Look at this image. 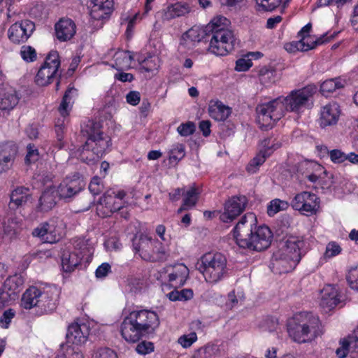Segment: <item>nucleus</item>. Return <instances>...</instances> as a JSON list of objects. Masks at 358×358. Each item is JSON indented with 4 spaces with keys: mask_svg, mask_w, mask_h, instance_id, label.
<instances>
[{
    "mask_svg": "<svg viewBox=\"0 0 358 358\" xmlns=\"http://www.w3.org/2000/svg\"><path fill=\"white\" fill-rule=\"evenodd\" d=\"M18 153V146L12 141L0 142V174L8 171Z\"/></svg>",
    "mask_w": 358,
    "mask_h": 358,
    "instance_id": "obj_20",
    "label": "nucleus"
},
{
    "mask_svg": "<svg viewBox=\"0 0 358 358\" xmlns=\"http://www.w3.org/2000/svg\"><path fill=\"white\" fill-rule=\"evenodd\" d=\"M341 347L338 348L336 351V355L339 358H345L348 353H350L354 358H358V355L354 352L350 347V341L348 338H345L340 341Z\"/></svg>",
    "mask_w": 358,
    "mask_h": 358,
    "instance_id": "obj_42",
    "label": "nucleus"
},
{
    "mask_svg": "<svg viewBox=\"0 0 358 358\" xmlns=\"http://www.w3.org/2000/svg\"><path fill=\"white\" fill-rule=\"evenodd\" d=\"M248 199L245 196H233L226 201L224 212L220 219L223 222H230L240 215L245 209Z\"/></svg>",
    "mask_w": 358,
    "mask_h": 358,
    "instance_id": "obj_18",
    "label": "nucleus"
},
{
    "mask_svg": "<svg viewBox=\"0 0 358 358\" xmlns=\"http://www.w3.org/2000/svg\"><path fill=\"white\" fill-rule=\"evenodd\" d=\"M268 111V103H264L257 107V117L256 120L259 127L262 131H267L268 128V124L261 123V120L264 121V117H266V114Z\"/></svg>",
    "mask_w": 358,
    "mask_h": 358,
    "instance_id": "obj_44",
    "label": "nucleus"
},
{
    "mask_svg": "<svg viewBox=\"0 0 358 358\" xmlns=\"http://www.w3.org/2000/svg\"><path fill=\"white\" fill-rule=\"evenodd\" d=\"M304 246L301 236H289L277 243L273 252V259L276 262L274 268L279 273H287L295 268L301 260V250Z\"/></svg>",
    "mask_w": 358,
    "mask_h": 358,
    "instance_id": "obj_5",
    "label": "nucleus"
},
{
    "mask_svg": "<svg viewBox=\"0 0 358 358\" xmlns=\"http://www.w3.org/2000/svg\"><path fill=\"white\" fill-rule=\"evenodd\" d=\"M255 8L259 13L268 11V0H255Z\"/></svg>",
    "mask_w": 358,
    "mask_h": 358,
    "instance_id": "obj_64",
    "label": "nucleus"
},
{
    "mask_svg": "<svg viewBox=\"0 0 358 358\" xmlns=\"http://www.w3.org/2000/svg\"><path fill=\"white\" fill-rule=\"evenodd\" d=\"M77 96V89L74 87L73 84L69 85L58 108V111L63 117L69 116L74 103V98Z\"/></svg>",
    "mask_w": 358,
    "mask_h": 358,
    "instance_id": "obj_30",
    "label": "nucleus"
},
{
    "mask_svg": "<svg viewBox=\"0 0 358 358\" xmlns=\"http://www.w3.org/2000/svg\"><path fill=\"white\" fill-rule=\"evenodd\" d=\"M127 193L123 189H109L99 199L96 206V213L101 217H110L123 208V199Z\"/></svg>",
    "mask_w": 358,
    "mask_h": 358,
    "instance_id": "obj_14",
    "label": "nucleus"
},
{
    "mask_svg": "<svg viewBox=\"0 0 358 358\" xmlns=\"http://www.w3.org/2000/svg\"><path fill=\"white\" fill-rule=\"evenodd\" d=\"M252 66V59L241 58L236 62L235 70L237 71H246Z\"/></svg>",
    "mask_w": 358,
    "mask_h": 358,
    "instance_id": "obj_55",
    "label": "nucleus"
},
{
    "mask_svg": "<svg viewBox=\"0 0 358 358\" xmlns=\"http://www.w3.org/2000/svg\"><path fill=\"white\" fill-rule=\"evenodd\" d=\"M289 207V203L286 201L275 199L270 201V213H277L280 211L285 210Z\"/></svg>",
    "mask_w": 358,
    "mask_h": 358,
    "instance_id": "obj_51",
    "label": "nucleus"
},
{
    "mask_svg": "<svg viewBox=\"0 0 358 358\" xmlns=\"http://www.w3.org/2000/svg\"><path fill=\"white\" fill-rule=\"evenodd\" d=\"M316 92L315 86L291 91L285 96H279L270 101V119L279 120L286 112L300 114L313 105L312 97Z\"/></svg>",
    "mask_w": 358,
    "mask_h": 358,
    "instance_id": "obj_4",
    "label": "nucleus"
},
{
    "mask_svg": "<svg viewBox=\"0 0 358 358\" xmlns=\"http://www.w3.org/2000/svg\"><path fill=\"white\" fill-rule=\"evenodd\" d=\"M23 283V279L17 275L10 276L6 280L3 287L0 288V291L8 294V302L15 299L20 292Z\"/></svg>",
    "mask_w": 358,
    "mask_h": 358,
    "instance_id": "obj_29",
    "label": "nucleus"
},
{
    "mask_svg": "<svg viewBox=\"0 0 358 358\" xmlns=\"http://www.w3.org/2000/svg\"><path fill=\"white\" fill-rule=\"evenodd\" d=\"M331 160L336 164H341L346 161V157L344 152L340 150H332L329 152Z\"/></svg>",
    "mask_w": 358,
    "mask_h": 358,
    "instance_id": "obj_54",
    "label": "nucleus"
},
{
    "mask_svg": "<svg viewBox=\"0 0 358 358\" xmlns=\"http://www.w3.org/2000/svg\"><path fill=\"white\" fill-rule=\"evenodd\" d=\"M200 194L201 190L194 183L187 190L184 187L182 202L177 213L179 214L195 207L199 201Z\"/></svg>",
    "mask_w": 358,
    "mask_h": 358,
    "instance_id": "obj_27",
    "label": "nucleus"
},
{
    "mask_svg": "<svg viewBox=\"0 0 358 358\" xmlns=\"http://www.w3.org/2000/svg\"><path fill=\"white\" fill-rule=\"evenodd\" d=\"M348 338L350 341L352 350L358 355V324Z\"/></svg>",
    "mask_w": 358,
    "mask_h": 358,
    "instance_id": "obj_57",
    "label": "nucleus"
},
{
    "mask_svg": "<svg viewBox=\"0 0 358 358\" xmlns=\"http://www.w3.org/2000/svg\"><path fill=\"white\" fill-rule=\"evenodd\" d=\"M111 271V266L108 263H103L98 266L95 271L96 277L98 278L106 277Z\"/></svg>",
    "mask_w": 358,
    "mask_h": 358,
    "instance_id": "obj_59",
    "label": "nucleus"
},
{
    "mask_svg": "<svg viewBox=\"0 0 358 358\" xmlns=\"http://www.w3.org/2000/svg\"><path fill=\"white\" fill-rule=\"evenodd\" d=\"M65 234L64 223L57 220H50L40 224L32 231V235L48 243H57Z\"/></svg>",
    "mask_w": 358,
    "mask_h": 358,
    "instance_id": "obj_16",
    "label": "nucleus"
},
{
    "mask_svg": "<svg viewBox=\"0 0 358 358\" xmlns=\"http://www.w3.org/2000/svg\"><path fill=\"white\" fill-rule=\"evenodd\" d=\"M268 226L257 225L256 215L245 214L233 229V236L239 248L260 252L268 248Z\"/></svg>",
    "mask_w": 358,
    "mask_h": 358,
    "instance_id": "obj_1",
    "label": "nucleus"
},
{
    "mask_svg": "<svg viewBox=\"0 0 358 358\" xmlns=\"http://www.w3.org/2000/svg\"><path fill=\"white\" fill-rule=\"evenodd\" d=\"M345 82L341 78L329 79L324 81L320 86L321 93L327 96L336 90L343 87Z\"/></svg>",
    "mask_w": 358,
    "mask_h": 358,
    "instance_id": "obj_38",
    "label": "nucleus"
},
{
    "mask_svg": "<svg viewBox=\"0 0 358 358\" xmlns=\"http://www.w3.org/2000/svg\"><path fill=\"white\" fill-rule=\"evenodd\" d=\"M35 30V24L24 20L13 24L8 30L9 40L15 44L25 43Z\"/></svg>",
    "mask_w": 358,
    "mask_h": 358,
    "instance_id": "obj_19",
    "label": "nucleus"
},
{
    "mask_svg": "<svg viewBox=\"0 0 358 358\" xmlns=\"http://www.w3.org/2000/svg\"><path fill=\"white\" fill-rule=\"evenodd\" d=\"M113 59V67L117 71H124L131 67L134 57L132 52L129 50H119L115 53Z\"/></svg>",
    "mask_w": 358,
    "mask_h": 358,
    "instance_id": "obj_34",
    "label": "nucleus"
},
{
    "mask_svg": "<svg viewBox=\"0 0 358 358\" xmlns=\"http://www.w3.org/2000/svg\"><path fill=\"white\" fill-rule=\"evenodd\" d=\"M341 302L342 296L337 286L327 285L322 289L320 306L324 312L330 311Z\"/></svg>",
    "mask_w": 358,
    "mask_h": 358,
    "instance_id": "obj_21",
    "label": "nucleus"
},
{
    "mask_svg": "<svg viewBox=\"0 0 358 358\" xmlns=\"http://www.w3.org/2000/svg\"><path fill=\"white\" fill-rule=\"evenodd\" d=\"M185 156V146L182 143L173 144L169 151L170 162H179Z\"/></svg>",
    "mask_w": 358,
    "mask_h": 358,
    "instance_id": "obj_40",
    "label": "nucleus"
},
{
    "mask_svg": "<svg viewBox=\"0 0 358 358\" xmlns=\"http://www.w3.org/2000/svg\"><path fill=\"white\" fill-rule=\"evenodd\" d=\"M311 24L305 25L298 33V41H292L285 45L286 51L294 53L297 51H308L314 49L318 45L323 44L335 37L336 31H328L320 37L310 34Z\"/></svg>",
    "mask_w": 358,
    "mask_h": 358,
    "instance_id": "obj_11",
    "label": "nucleus"
},
{
    "mask_svg": "<svg viewBox=\"0 0 358 358\" xmlns=\"http://www.w3.org/2000/svg\"><path fill=\"white\" fill-rule=\"evenodd\" d=\"M56 137L59 143V148L61 149L63 147V139H64V125L62 123L59 124V122L55 124V127Z\"/></svg>",
    "mask_w": 358,
    "mask_h": 358,
    "instance_id": "obj_60",
    "label": "nucleus"
},
{
    "mask_svg": "<svg viewBox=\"0 0 358 358\" xmlns=\"http://www.w3.org/2000/svg\"><path fill=\"white\" fill-rule=\"evenodd\" d=\"M83 256L77 252L65 250L62 255V267L64 272L71 273L80 264Z\"/></svg>",
    "mask_w": 358,
    "mask_h": 358,
    "instance_id": "obj_31",
    "label": "nucleus"
},
{
    "mask_svg": "<svg viewBox=\"0 0 358 358\" xmlns=\"http://www.w3.org/2000/svg\"><path fill=\"white\" fill-rule=\"evenodd\" d=\"M342 252V248L339 243L336 241H330L326 245L325 252L323 255L324 259H331Z\"/></svg>",
    "mask_w": 358,
    "mask_h": 358,
    "instance_id": "obj_43",
    "label": "nucleus"
},
{
    "mask_svg": "<svg viewBox=\"0 0 358 358\" xmlns=\"http://www.w3.org/2000/svg\"><path fill=\"white\" fill-rule=\"evenodd\" d=\"M154 344L150 341H142L137 344L136 351L138 354L145 355L154 351Z\"/></svg>",
    "mask_w": 358,
    "mask_h": 358,
    "instance_id": "obj_53",
    "label": "nucleus"
},
{
    "mask_svg": "<svg viewBox=\"0 0 358 358\" xmlns=\"http://www.w3.org/2000/svg\"><path fill=\"white\" fill-rule=\"evenodd\" d=\"M27 155L24 158V162L27 165H30L38 160V150L34 144H28L27 146Z\"/></svg>",
    "mask_w": 358,
    "mask_h": 358,
    "instance_id": "obj_46",
    "label": "nucleus"
},
{
    "mask_svg": "<svg viewBox=\"0 0 358 358\" xmlns=\"http://www.w3.org/2000/svg\"><path fill=\"white\" fill-rule=\"evenodd\" d=\"M261 144L262 149L259 150L256 156L250 161L246 166V171L248 173L252 174L256 173L259 170V166L264 164L268 155L267 140L264 139Z\"/></svg>",
    "mask_w": 358,
    "mask_h": 358,
    "instance_id": "obj_33",
    "label": "nucleus"
},
{
    "mask_svg": "<svg viewBox=\"0 0 358 358\" xmlns=\"http://www.w3.org/2000/svg\"><path fill=\"white\" fill-rule=\"evenodd\" d=\"M159 325L156 312L148 310H134L126 316L120 327L122 338L127 342L136 343L147 334L153 333Z\"/></svg>",
    "mask_w": 358,
    "mask_h": 358,
    "instance_id": "obj_3",
    "label": "nucleus"
},
{
    "mask_svg": "<svg viewBox=\"0 0 358 358\" xmlns=\"http://www.w3.org/2000/svg\"><path fill=\"white\" fill-rule=\"evenodd\" d=\"M90 331V328L86 323L73 322L68 327L67 341L76 345L84 344L87 341Z\"/></svg>",
    "mask_w": 358,
    "mask_h": 358,
    "instance_id": "obj_22",
    "label": "nucleus"
},
{
    "mask_svg": "<svg viewBox=\"0 0 358 358\" xmlns=\"http://www.w3.org/2000/svg\"><path fill=\"white\" fill-rule=\"evenodd\" d=\"M92 358H118L117 352L109 348H101L98 349Z\"/></svg>",
    "mask_w": 358,
    "mask_h": 358,
    "instance_id": "obj_52",
    "label": "nucleus"
},
{
    "mask_svg": "<svg viewBox=\"0 0 358 358\" xmlns=\"http://www.w3.org/2000/svg\"><path fill=\"white\" fill-rule=\"evenodd\" d=\"M340 114V107L336 103H330L324 106L320 113L319 124L320 127L325 128L336 124Z\"/></svg>",
    "mask_w": 358,
    "mask_h": 358,
    "instance_id": "obj_25",
    "label": "nucleus"
},
{
    "mask_svg": "<svg viewBox=\"0 0 358 358\" xmlns=\"http://www.w3.org/2000/svg\"><path fill=\"white\" fill-rule=\"evenodd\" d=\"M191 11V8L187 2L178 1L169 4L157 13V15L163 21H169L176 17L184 16Z\"/></svg>",
    "mask_w": 358,
    "mask_h": 358,
    "instance_id": "obj_24",
    "label": "nucleus"
},
{
    "mask_svg": "<svg viewBox=\"0 0 358 358\" xmlns=\"http://www.w3.org/2000/svg\"><path fill=\"white\" fill-rule=\"evenodd\" d=\"M230 22L222 15L214 17L208 23L212 27L208 42L207 51L216 56H225L234 49L235 38L233 32L227 29Z\"/></svg>",
    "mask_w": 358,
    "mask_h": 358,
    "instance_id": "obj_6",
    "label": "nucleus"
},
{
    "mask_svg": "<svg viewBox=\"0 0 358 358\" xmlns=\"http://www.w3.org/2000/svg\"><path fill=\"white\" fill-rule=\"evenodd\" d=\"M208 28V24L205 27H192L182 35V40L192 43L208 42L212 27Z\"/></svg>",
    "mask_w": 358,
    "mask_h": 358,
    "instance_id": "obj_28",
    "label": "nucleus"
},
{
    "mask_svg": "<svg viewBox=\"0 0 358 358\" xmlns=\"http://www.w3.org/2000/svg\"><path fill=\"white\" fill-rule=\"evenodd\" d=\"M88 189L94 196L100 194L104 189L102 178L97 176H94L89 184Z\"/></svg>",
    "mask_w": 358,
    "mask_h": 358,
    "instance_id": "obj_45",
    "label": "nucleus"
},
{
    "mask_svg": "<svg viewBox=\"0 0 358 358\" xmlns=\"http://www.w3.org/2000/svg\"><path fill=\"white\" fill-rule=\"evenodd\" d=\"M189 276V268L184 264L167 265L157 274L162 286L179 288L185 285Z\"/></svg>",
    "mask_w": 358,
    "mask_h": 358,
    "instance_id": "obj_12",
    "label": "nucleus"
},
{
    "mask_svg": "<svg viewBox=\"0 0 358 358\" xmlns=\"http://www.w3.org/2000/svg\"><path fill=\"white\" fill-rule=\"evenodd\" d=\"M140 69L145 72H153L159 67V58L155 56H149L139 62Z\"/></svg>",
    "mask_w": 358,
    "mask_h": 358,
    "instance_id": "obj_41",
    "label": "nucleus"
},
{
    "mask_svg": "<svg viewBox=\"0 0 358 358\" xmlns=\"http://www.w3.org/2000/svg\"><path fill=\"white\" fill-rule=\"evenodd\" d=\"M132 248L135 255L149 262H164L169 256L162 242L143 234L134 236Z\"/></svg>",
    "mask_w": 358,
    "mask_h": 358,
    "instance_id": "obj_9",
    "label": "nucleus"
},
{
    "mask_svg": "<svg viewBox=\"0 0 358 358\" xmlns=\"http://www.w3.org/2000/svg\"><path fill=\"white\" fill-rule=\"evenodd\" d=\"M211 122L209 120H202L199 124V128L204 137L210 136Z\"/></svg>",
    "mask_w": 358,
    "mask_h": 358,
    "instance_id": "obj_62",
    "label": "nucleus"
},
{
    "mask_svg": "<svg viewBox=\"0 0 358 358\" xmlns=\"http://www.w3.org/2000/svg\"><path fill=\"white\" fill-rule=\"evenodd\" d=\"M347 280L350 287L352 289L358 291V270H352L349 273Z\"/></svg>",
    "mask_w": 358,
    "mask_h": 358,
    "instance_id": "obj_56",
    "label": "nucleus"
},
{
    "mask_svg": "<svg viewBox=\"0 0 358 358\" xmlns=\"http://www.w3.org/2000/svg\"><path fill=\"white\" fill-rule=\"evenodd\" d=\"M308 180L314 183H317V185L324 190H330L332 187H336V181L333 176L325 171L323 176L320 178L315 174L309 175Z\"/></svg>",
    "mask_w": 358,
    "mask_h": 358,
    "instance_id": "obj_37",
    "label": "nucleus"
},
{
    "mask_svg": "<svg viewBox=\"0 0 358 358\" xmlns=\"http://www.w3.org/2000/svg\"><path fill=\"white\" fill-rule=\"evenodd\" d=\"M127 102L131 106H137L141 101V94L138 91H130L126 96Z\"/></svg>",
    "mask_w": 358,
    "mask_h": 358,
    "instance_id": "obj_58",
    "label": "nucleus"
},
{
    "mask_svg": "<svg viewBox=\"0 0 358 358\" xmlns=\"http://www.w3.org/2000/svg\"><path fill=\"white\" fill-rule=\"evenodd\" d=\"M20 56L26 62H33L36 59V50L30 45H23L20 50Z\"/></svg>",
    "mask_w": 358,
    "mask_h": 358,
    "instance_id": "obj_47",
    "label": "nucleus"
},
{
    "mask_svg": "<svg viewBox=\"0 0 358 358\" xmlns=\"http://www.w3.org/2000/svg\"><path fill=\"white\" fill-rule=\"evenodd\" d=\"M83 176L78 172L66 176L57 188V194L61 199L69 201L85 189Z\"/></svg>",
    "mask_w": 358,
    "mask_h": 358,
    "instance_id": "obj_15",
    "label": "nucleus"
},
{
    "mask_svg": "<svg viewBox=\"0 0 358 358\" xmlns=\"http://www.w3.org/2000/svg\"><path fill=\"white\" fill-rule=\"evenodd\" d=\"M16 312L13 308L6 310L0 317V326L3 329H8L12 320L15 317Z\"/></svg>",
    "mask_w": 358,
    "mask_h": 358,
    "instance_id": "obj_49",
    "label": "nucleus"
},
{
    "mask_svg": "<svg viewBox=\"0 0 358 358\" xmlns=\"http://www.w3.org/2000/svg\"><path fill=\"white\" fill-rule=\"evenodd\" d=\"M18 101L19 97L15 90L0 93V110H10Z\"/></svg>",
    "mask_w": 358,
    "mask_h": 358,
    "instance_id": "obj_36",
    "label": "nucleus"
},
{
    "mask_svg": "<svg viewBox=\"0 0 358 358\" xmlns=\"http://www.w3.org/2000/svg\"><path fill=\"white\" fill-rule=\"evenodd\" d=\"M55 31L59 41H68L73 38L76 33V23L69 17H62L55 23Z\"/></svg>",
    "mask_w": 358,
    "mask_h": 358,
    "instance_id": "obj_23",
    "label": "nucleus"
},
{
    "mask_svg": "<svg viewBox=\"0 0 358 358\" xmlns=\"http://www.w3.org/2000/svg\"><path fill=\"white\" fill-rule=\"evenodd\" d=\"M29 192V188L22 186L13 189L10 194V209L15 210L26 203L30 196Z\"/></svg>",
    "mask_w": 358,
    "mask_h": 358,
    "instance_id": "obj_32",
    "label": "nucleus"
},
{
    "mask_svg": "<svg viewBox=\"0 0 358 358\" xmlns=\"http://www.w3.org/2000/svg\"><path fill=\"white\" fill-rule=\"evenodd\" d=\"M197 341V335L195 332H191L187 335H182L178 338V343L184 348H189Z\"/></svg>",
    "mask_w": 358,
    "mask_h": 358,
    "instance_id": "obj_50",
    "label": "nucleus"
},
{
    "mask_svg": "<svg viewBox=\"0 0 358 358\" xmlns=\"http://www.w3.org/2000/svg\"><path fill=\"white\" fill-rule=\"evenodd\" d=\"M119 72L115 73L114 78L115 80L121 81L122 83L131 82L134 79V76L132 73H125L123 71H118Z\"/></svg>",
    "mask_w": 358,
    "mask_h": 358,
    "instance_id": "obj_61",
    "label": "nucleus"
},
{
    "mask_svg": "<svg viewBox=\"0 0 358 358\" xmlns=\"http://www.w3.org/2000/svg\"><path fill=\"white\" fill-rule=\"evenodd\" d=\"M55 204L56 202L52 194L48 192H43L38 199L36 209L38 212H48L51 210Z\"/></svg>",
    "mask_w": 358,
    "mask_h": 358,
    "instance_id": "obj_39",
    "label": "nucleus"
},
{
    "mask_svg": "<svg viewBox=\"0 0 358 358\" xmlns=\"http://www.w3.org/2000/svg\"><path fill=\"white\" fill-rule=\"evenodd\" d=\"M287 331L296 343L309 342L320 335V322L318 317L311 313H299L288 320Z\"/></svg>",
    "mask_w": 358,
    "mask_h": 358,
    "instance_id": "obj_7",
    "label": "nucleus"
},
{
    "mask_svg": "<svg viewBox=\"0 0 358 358\" xmlns=\"http://www.w3.org/2000/svg\"><path fill=\"white\" fill-rule=\"evenodd\" d=\"M60 66L59 52L57 50L50 51L35 76L36 85L45 87L52 83L58 75Z\"/></svg>",
    "mask_w": 358,
    "mask_h": 358,
    "instance_id": "obj_13",
    "label": "nucleus"
},
{
    "mask_svg": "<svg viewBox=\"0 0 358 358\" xmlns=\"http://www.w3.org/2000/svg\"><path fill=\"white\" fill-rule=\"evenodd\" d=\"M80 132L86 138L80 148V158L83 162L90 164L110 150L111 138L103 131L100 122L87 120L81 124Z\"/></svg>",
    "mask_w": 358,
    "mask_h": 358,
    "instance_id": "obj_2",
    "label": "nucleus"
},
{
    "mask_svg": "<svg viewBox=\"0 0 358 358\" xmlns=\"http://www.w3.org/2000/svg\"><path fill=\"white\" fill-rule=\"evenodd\" d=\"M320 198L315 194L308 191L296 194L291 201V206L294 210L306 216L317 214L320 209Z\"/></svg>",
    "mask_w": 358,
    "mask_h": 358,
    "instance_id": "obj_17",
    "label": "nucleus"
},
{
    "mask_svg": "<svg viewBox=\"0 0 358 358\" xmlns=\"http://www.w3.org/2000/svg\"><path fill=\"white\" fill-rule=\"evenodd\" d=\"M227 258L220 252H209L203 255L198 262V270L206 282L216 283L227 273Z\"/></svg>",
    "mask_w": 358,
    "mask_h": 358,
    "instance_id": "obj_10",
    "label": "nucleus"
},
{
    "mask_svg": "<svg viewBox=\"0 0 358 358\" xmlns=\"http://www.w3.org/2000/svg\"><path fill=\"white\" fill-rule=\"evenodd\" d=\"M57 295L50 289L30 286L23 293L20 306L30 310L35 308L38 315L52 313L57 306Z\"/></svg>",
    "mask_w": 358,
    "mask_h": 358,
    "instance_id": "obj_8",
    "label": "nucleus"
},
{
    "mask_svg": "<svg viewBox=\"0 0 358 358\" xmlns=\"http://www.w3.org/2000/svg\"><path fill=\"white\" fill-rule=\"evenodd\" d=\"M183 193L184 187L176 188L169 193V199L171 202H176L180 199L182 196H183Z\"/></svg>",
    "mask_w": 358,
    "mask_h": 358,
    "instance_id": "obj_63",
    "label": "nucleus"
},
{
    "mask_svg": "<svg viewBox=\"0 0 358 358\" xmlns=\"http://www.w3.org/2000/svg\"><path fill=\"white\" fill-rule=\"evenodd\" d=\"M90 16L94 20L108 19L113 11V0H92Z\"/></svg>",
    "mask_w": 358,
    "mask_h": 358,
    "instance_id": "obj_26",
    "label": "nucleus"
},
{
    "mask_svg": "<svg viewBox=\"0 0 358 358\" xmlns=\"http://www.w3.org/2000/svg\"><path fill=\"white\" fill-rule=\"evenodd\" d=\"M196 126L193 122L188 121L185 123L180 124L178 128L177 131L182 136H189L193 134L195 131Z\"/></svg>",
    "mask_w": 358,
    "mask_h": 358,
    "instance_id": "obj_48",
    "label": "nucleus"
},
{
    "mask_svg": "<svg viewBox=\"0 0 358 358\" xmlns=\"http://www.w3.org/2000/svg\"><path fill=\"white\" fill-rule=\"evenodd\" d=\"M231 113V109L224 106L221 101H217L210 103L208 107V114L216 121L226 120Z\"/></svg>",
    "mask_w": 358,
    "mask_h": 358,
    "instance_id": "obj_35",
    "label": "nucleus"
}]
</instances>
